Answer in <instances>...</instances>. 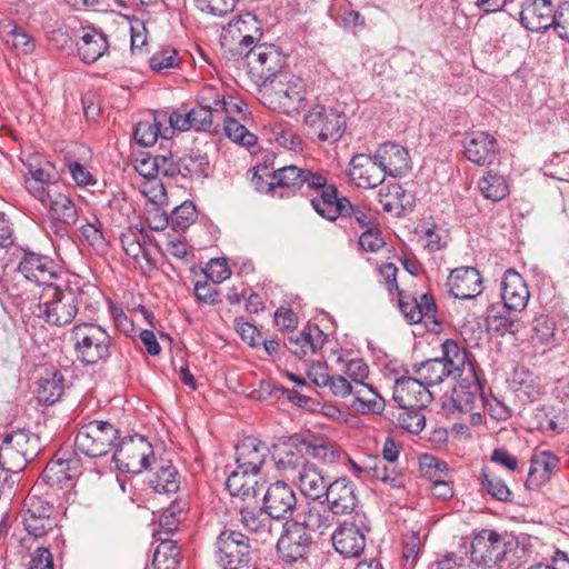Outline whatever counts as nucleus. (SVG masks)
<instances>
[{
	"label": "nucleus",
	"mask_w": 569,
	"mask_h": 569,
	"mask_svg": "<svg viewBox=\"0 0 569 569\" xmlns=\"http://www.w3.org/2000/svg\"><path fill=\"white\" fill-rule=\"evenodd\" d=\"M17 271L27 280L42 286H53L51 280L56 277L53 262L47 256L24 250L18 263Z\"/></svg>",
	"instance_id": "nucleus-20"
},
{
	"label": "nucleus",
	"mask_w": 569,
	"mask_h": 569,
	"mask_svg": "<svg viewBox=\"0 0 569 569\" xmlns=\"http://www.w3.org/2000/svg\"><path fill=\"white\" fill-rule=\"evenodd\" d=\"M39 202L49 210L53 219H58L64 224L72 226L78 221L79 216L76 204L61 189H57Z\"/></svg>",
	"instance_id": "nucleus-35"
},
{
	"label": "nucleus",
	"mask_w": 569,
	"mask_h": 569,
	"mask_svg": "<svg viewBox=\"0 0 569 569\" xmlns=\"http://www.w3.org/2000/svg\"><path fill=\"white\" fill-rule=\"evenodd\" d=\"M182 177L208 176L209 159L200 150H192L189 156L180 158Z\"/></svg>",
	"instance_id": "nucleus-53"
},
{
	"label": "nucleus",
	"mask_w": 569,
	"mask_h": 569,
	"mask_svg": "<svg viewBox=\"0 0 569 569\" xmlns=\"http://www.w3.org/2000/svg\"><path fill=\"white\" fill-rule=\"evenodd\" d=\"M431 398V392L416 375L402 376L395 381L392 399L399 408L426 407Z\"/></svg>",
	"instance_id": "nucleus-19"
},
{
	"label": "nucleus",
	"mask_w": 569,
	"mask_h": 569,
	"mask_svg": "<svg viewBox=\"0 0 569 569\" xmlns=\"http://www.w3.org/2000/svg\"><path fill=\"white\" fill-rule=\"evenodd\" d=\"M412 372L419 378L428 389L441 383L452 372L438 358L428 359L420 363H415Z\"/></svg>",
	"instance_id": "nucleus-43"
},
{
	"label": "nucleus",
	"mask_w": 569,
	"mask_h": 569,
	"mask_svg": "<svg viewBox=\"0 0 569 569\" xmlns=\"http://www.w3.org/2000/svg\"><path fill=\"white\" fill-rule=\"evenodd\" d=\"M448 292L457 299H473L482 291V280L473 267H461L451 271L447 279Z\"/></svg>",
	"instance_id": "nucleus-23"
},
{
	"label": "nucleus",
	"mask_w": 569,
	"mask_h": 569,
	"mask_svg": "<svg viewBox=\"0 0 569 569\" xmlns=\"http://www.w3.org/2000/svg\"><path fill=\"white\" fill-rule=\"evenodd\" d=\"M310 190H315L318 196L313 197L310 202L315 211L322 218L335 221L340 214L346 197L339 198L337 188L327 183V178L322 173L312 176L310 179Z\"/></svg>",
	"instance_id": "nucleus-14"
},
{
	"label": "nucleus",
	"mask_w": 569,
	"mask_h": 569,
	"mask_svg": "<svg viewBox=\"0 0 569 569\" xmlns=\"http://www.w3.org/2000/svg\"><path fill=\"white\" fill-rule=\"evenodd\" d=\"M376 160L382 167L386 176L393 178L407 173L410 169V157L406 148L400 144L387 142L377 149Z\"/></svg>",
	"instance_id": "nucleus-25"
},
{
	"label": "nucleus",
	"mask_w": 569,
	"mask_h": 569,
	"mask_svg": "<svg viewBox=\"0 0 569 569\" xmlns=\"http://www.w3.org/2000/svg\"><path fill=\"white\" fill-rule=\"evenodd\" d=\"M337 365L351 379L353 385L363 382L369 375V367L362 359L346 360L342 357H338Z\"/></svg>",
	"instance_id": "nucleus-57"
},
{
	"label": "nucleus",
	"mask_w": 569,
	"mask_h": 569,
	"mask_svg": "<svg viewBox=\"0 0 569 569\" xmlns=\"http://www.w3.org/2000/svg\"><path fill=\"white\" fill-rule=\"evenodd\" d=\"M253 42L254 38L252 36H243L239 43L241 48L240 53H243L244 49L249 48L244 52L249 72L263 87L283 73L282 69L286 58L274 44L260 43L251 47Z\"/></svg>",
	"instance_id": "nucleus-2"
},
{
	"label": "nucleus",
	"mask_w": 569,
	"mask_h": 569,
	"mask_svg": "<svg viewBox=\"0 0 569 569\" xmlns=\"http://www.w3.org/2000/svg\"><path fill=\"white\" fill-rule=\"evenodd\" d=\"M423 407L399 408L397 416L399 427L410 433H419L426 426V417L422 413Z\"/></svg>",
	"instance_id": "nucleus-52"
},
{
	"label": "nucleus",
	"mask_w": 569,
	"mask_h": 569,
	"mask_svg": "<svg viewBox=\"0 0 569 569\" xmlns=\"http://www.w3.org/2000/svg\"><path fill=\"white\" fill-rule=\"evenodd\" d=\"M365 516L359 517V523L345 521L331 536L336 551L345 558H358L366 547V532L369 527Z\"/></svg>",
	"instance_id": "nucleus-13"
},
{
	"label": "nucleus",
	"mask_w": 569,
	"mask_h": 569,
	"mask_svg": "<svg viewBox=\"0 0 569 569\" xmlns=\"http://www.w3.org/2000/svg\"><path fill=\"white\" fill-rule=\"evenodd\" d=\"M421 550V541L418 533L412 532L406 538L402 548V559L406 569H413Z\"/></svg>",
	"instance_id": "nucleus-63"
},
{
	"label": "nucleus",
	"mask_w": 569,
	"mask_h": 569,
	"mask_svg": "<svg viewBox=\"0 0 569 569\" xmlns=\"http://www.w3.org/2000/svg\"><path fill=\"white\" fill-rule=\"evenodd\" d=\"M293 479H297L301 492L313 500L325 497L329 487L325 477L312 463L305 466Z\"/></svg>",
	"instance_id": "nucleus-37"
},
{
	"label": "nucleus",
	"mask_w": 569,
	"mask_h": 569,
	"mask_svg": "<svg viewBox=\"0 0 569 569\" xmlns=\"http://www.w3.org/2000/svg\"><path fill=\"white\" fill-rule=\"evenodd\" d=\"M356 485L346 477L329 483L326 493L328 507L336 516L351 515L358 507L359 499Z\"/></svg>",
	"instance_id": "nucleus-18"
},
{
	"label": "nucleus",
	"mask_w": 569,
	"mask_h": 569,
	"mask_svg": "<svg viewBox=\"0 0 569 569\" xmlns=\"http://www.w3.org/2000/svg\"><path fill=\"white\" fill-rule=\"evenodd\" d=\"M79 311L76 292L70 288L47 286L42 289L37 316L51 327H66L74 320Z\"/></svg>",
	"instance_id": "nucleus-4"
},
{
	"label": "nucleus",
	"mask_w": 569,
	"mask_h": 569,
	"mask_svg": "<svg viewBox=\"0 0 569 569\" xmlns=\"http://www.w3.org/2000/svg\"><path fill=\"white\" fill-rule=\"evenodd\" d=\"M179 66V56L174 48L164 47L150 58V68L153 71H163Z\"/></svg>",
	"instance_id": "nucleus-60"
},
{
	"label": "nucleus",
	"mask_w": 569,
	"mask_h": 569,
	"mask_svg": "<svg viewBox=\"0 0 569 569\" xmlns=\"http://www.w3.org/2000/svg\"><path fill=\"white\" fill-rule=\"evenodd\" d=\"M305 93L302 79L286 72L263 86L262 99L269 109L291 114L299 111Z\"/></svg>",
	"instance_id": "nucleus-5"
},
{
	"label": "nucleus",
	"mask_w": 569,
	"mask_h": 569,
	"mask_svg": "<svg viewBox=\"0 0 569 569\" xmlns=\"http://www.w3.org/2000/svg\"><path fill=\"white\" fill-rule=\"evenodd\" d=\"M161 122L156 117L150 120L139 121L134 128L133 137L141 147H151L159 137L169 139V129L161 131Z\"/></svg>",
	"instance_id": "nucleus-46"
},
{
	"label": "nucleus",
	"mask_w": 569,
	"mask_h": 569,
	"mask_svg": "<svg viewBox=\"0 0 569 569\" xmlns=\"http://www.w3.org/2000/svg\"><path fill=\"white\" fill-rule=\"evenodd\" d=\"M501 284V297L506 308L513 311L525 309L530 293L522 277L517 271L509 269L505 272Z\"/></svg>",
	"instance_id": "nucleus-29"
},
{
	"label": "nucleus",
	"mask_w": 569,
	"mask_h": 569,
	"mask_svg": "<svg viewBox=\"0 0 569 569\" xmlns=\"http://www.w3.org/2000/svg\"><path fill=\"white\" fill-rule=\"evenodd\" d=\"M109 49L107 36L99 29L87 26L81 27L77 41L78 56L84 63H93Z\"/></svg>",
	"instance_id": "nucleus-27"
},
{
	"label": "nucleus",
	"mask_w": 569,
	"mask_h": 569,
	"mask_svg": "<svg viewBox=\"0 0 569 569\" xmlns=\"http://www.w3.org/2000/svg\"><path fill=\"white\" fill-rule=\"evenodd\" d=\"M366 473L369 475L371 479L380 481L393 489H399L405 486L402 471L392 466V463L388 465L385 461H375L373 465H368Z\"/></svg>",
	"instance_id": "nucleus-45"
},
{
	"label": "nucleus",
	"mask_w": 569,
	"mask_h": 569,
	"mask_svg": "<svg viewBox=\"0 0 569 569\" xmlns=\"http://www.w3.org/2000/svg\"><path fill=\"white\" fill-rule=\"evenodd\" d=\"M311 542V536L299 521L286 522L277 541V551L283 561L296 562L307 555Z\"/></svg>",
	"instance_id": "nucleus-12"
},
{
	"label": "nucleus",
	"mask_w": 569,
	"mask_h": 569,
	"mask_svg": "<svg viewBox=\"0 0 569 569\" xmlns=\"http://www.w3.org/2000/svg\"><path fill=\"white\" fill-rule=\"evenodd\" d=\"M118 439L119 431L113 425L93 420L78 430L74 447L87 457L98 458L114 451Z\"/></svg>",
	"instance_id": "nucleus-7"
},
{
	"label": "nucleus",
	"mask_w": 569,
	"mask_h": 569,
	"mask_svg": "<svg viewBox=\"0 0 569 569\" xmlns=\"http://www.w3.org/2000/svg\"><path fill=\"white\" fill-rule=\"evenodd\" d=\"M441 357H437L446 367L453 373L459 371L465 366L466 352L460 350L458 343L455 340L447 339L441 345Z\"/></svg>",
	"instance_id": "nucleus-54"
},
{
	"label": "nucleus",
	"mask_w": 569,
	"mask_h": 569,
	"mask_svg": "<svg viewBox=\"0 0 569 569\" xmlns=\"http://www.w3.org/2000/svg\"><path fill=\"white\" fill-rule=\"evenodd\" d=\"M41 489L40 483L32 487L20 513L24 529L34 538L44 536L57 526L56 508Z\"/></svg>",
	"instance_id": "nucleus-6"
},
{
	"label": "nucleus",
	"mask_w": 569,
	"mask_h": 569,
	"mask_svg": "<svg viewBox=\"0 0 569 569\" xmlns=\"http://www.w3.org/2000/svg\"><path fill=\"white\" fill-rule=\"evenodd\" d=\"M512 386L521 401H535L540 395V379L526 368H518L512 376Z\"/></svg>",
	"instance_id": "nucleus-42"
},
{
	"label": "nucleus",
	"mask_w": 569,
	"mask_h": 569,
	"mask_svg": "<svg viewBox=\"0 0 569 569\" xmlns=\"http://www.w3.org/2000/svg\"><path fill=\"white\" fill-rule=\"evenodd\" d=\"M471 562L482 569H500V563L518 548L517 539L509 533L482 529L471 540Z\"/></svg>",
	"instance_id": "nucleus-3"
},
{
	"label": "nucleus",
	"mask_w": 569,
	"mask_h": 569,
	"mask_svg": "<svg viewBox=\"0 0 569 569\" xmlns=\"http://www.w3.org/2000/svg\"><path fill=\"white\" fill-rule=\"evenodd\" d=\"M269 449L256 438H246L236 446V463L239 469L259 473Z\"/></svg>",
	"instance_id": "nucleus-28"
},
{
	"label": "nucleus",
	"mask_w": 569,
	"mask_h": 569,
	"mask_svg": "<svg viewBox=\"0 0 569 569\" xmlns=\"http://www.w3.org/2000/svg\"><path fill=\"white\" fill-rule=\"evenodd\" d=\"M272 458L277 469L292 478L309 463L306 461L302 451L292 443L274 446Z\"/></svg>",
	"instance_id": "nucleus-34"
},
{
	"label": "nucleus",
	"mask_w": 569,
	"mask_h": 569,
	"mask_svg": "<svg viewBox=\"0 0 569 569\" xmlns=\"http://www.w3.org/2000/svg\"><path fill=\"white\" fill-rule=\"evenodd\" d=\"M223 129L226 136L234 142H239L248 147L256 143V137L250 133L243 124L232 118L223 119Z\"/></svg>",
	"instance_id": "nucleus-59"
},
{
	"label": "nucleus",
	"mask_w": 569,
	"mask_h": 569,
	"mask_svg": "<svg viewBox=\"0 0 569 569\" xmlns=\"http://www.w3.org/2000/svg\"><path fill=\"white\" fill-rule=\"evenodd\" d=\"M60 455L61 451L54 456L41 473V480L51 487L66 486L73 479V473L68 472V467L64 466Z\"/></svg>",
	"instance_id": "nucleus-49"
},
{
	"label": "nucleus",
	"mask_w": 569,
	"mask_h": 569,
	"mask_svg": "<svg viewBox=\"0 0 569 569\" xmlns=\"http://www.w3.org/2000/svg\"><path fill=\"white\" fill-rule=\"evenodd\" d=\"M241 523L249 531L258 535L263 542L273 537V517L256 506L249 505L240 507Z\"/></svg>",
	"instance_id": "nucleus-33"
},
{
	"label": "nucleus",
	"mask_w": 569,
	"mask_h": 569,
	"mask_svg": "<svg viewBox=\"0 0 569 569\" xmlns=\"http://www.w3.org/2000/svg\"><path fill=\"white\" fill-rule=\"evenodd\" d=\"M358 243L360 249L366 252H378L386 244L378 224L365 229V231L359 237Z\"/></svg>",
	"instance_id": "nucleus-61"
},
{
	"label": "nucleus",
	"mask_w": 569,
	"mask_h": 569,
	"mask_svg": "<svg viewBox=\"0 0 569 569\" xmlns=\"http://www.w3.org/2000/svg\"><path fill=\"white\" fill-rule=\"evenodd\" d=\"M479 385L466 386L463 383L457 385L452 389L450 398L443 401V409L448 412H471L476 402L478 401Z\"/></svg>",
	"instance_id": "nucleus-40"
},
{
	"label": "nucleus",
	"mask_w": 569,
	"mask_h": 569,
	"mask_svg": "<svg viewBox=\"0 0 569 569\" xmlns=\"http://www.w3.org/2000/svg\"><path fill=\"white\" fill-rule=\"evenodd\" d=\"M317 172L301 169L297 166H286L273 171L268 189H287L289 192L295 193L297 190L310 186V179Z\"/></svg>",
	"instance_id": "nucleus-31"
},
{
	"label": "nucleus",
	"mask_w": 569,
	"mask_h": 569,
	"mask_svg": "<svg viewBox=\"0 0 569 569\" xmlns=\"http://www.w3.org/2000/svg\"><path fill=\"white\" fill-rule=\"evenodd\" d=\"M477 184L481 194L493 202L501 201L510 192L506 178L492 170L487 171Z\"/></svg>",
	"instance_id": "nucleus-44"
},
{
	"label": "nucleus",
	"mask_w": 569,
	"mask_h": 569,
	"mask_svg": "<svg viewBox=\"0 0 569 569\" xmlns=\"http://www.w3.org/2000/svg\"><path fill=\"white\" fill-rule=\"evenodd\" d=\"M398 298L399 309L410 323H419L426 320V322H432L440 327V323L436 321L437 306L431 295L422 293L417 298L399 292Z\"/></svg>",
	"instance_id": "nucleus-22"
},
{
	"label": "nucleus",
	"mask_w": 569,
	"mask_h": 569,
	"mask_svg": "<svg viewBox=\"0 0 569 569\" xmlns=\"http://www.w3.org/2000/svg\"><path fill=\"white\" fill-rule=\"evenodd\" d=\"M306 451L309 456L332 463L340 458V450L332 443L323 440L303 441Z\"/></svg>",
	"instance_id": "nucleus-55"
},
{
	"label": "nucleus",
	"mask_w": 569,
	"mask_h": 569,
	"mask_svg": "<svg viewBox=\"0 0 569 569\" xmlns=\"http://www.w3.org/2000/svg\"><path fill=\"white\" fill-rule=\"evenodd\" d=\"M197 219L196 206L191 201H184L176 207L170 216V224L174 231H184Z\"/></svg>",
	"instance_id": "nucleus-56"
},
{
	"label": "nucleus",
	"mask_w": 569,
	"mask_h": 569,
	"mask_svg": "<svg viewBox=\"0 0 569 569\" xmlns=\"http://www.w3.org/2000/svg\"><path fill=\"white\" fill-rule=\"evenodd\" d=\"M161 541L154 550L152 566L154 569H176L179 565L180 551L170 539L159 538Z\"/></svg>",
	"instance_id": "nucleus-47"
},
{
	"label": "nucleus",
	"mask_w": 569,
	"mask_h": 569,
	"mask_svg": "<svg viewBox=\"0 0 569 569\" xmlns=\"http://www.w3.org/2000/svg\"><path fill=\"white\" fill-rule=\"evenodd\" d=\"M305 123L318 130V139L325 141H338L346 129L345 117L333 108L315 104L305 114Z\"/></svg>",
	"instance_id": "nucleus-11"
},
{
	"label": "nucleus",
	"mask_w": 569,
	"mask_h": 569,
	"mask_svg": "<svg viewBox=\"0 0 569 569\" xmlns=\"http://www.w3.org/2000/svg\"><path fill=\"white\" fill-rule=\"evenodd\" d=\"M552 27L561 39L569 41V2L559 4Z\"/></svg>",
	"instance_id": "nucleus-64"
},
{
	"label": "nucleus",
	"mask_w": 569,
	"mask_h": 569,
	"mask_svg": "<svg viewBox=\"0 0 569 569\" xmlns=\"http://www.w3.org/2000/svg\"><path fill=\"white\" fill-rule=\"evenodd\" d=\"M529 338L533 346L555 345L558 340L555 319L545 313L537 315L531 320Z\"/></svg>",
	"instance_id": "nucleus-41"
},
{
	"label": "nucleus",
	"mask_w": 569,
	"mask_h": 569,
	"mask_svg": "<svg viewBox=\"0 0 569 569\" xmlns=\"http://www.w3.org/2000/svg\"><path fill=\"white\" fill-rule=\"evenodd\" d=\"M481 486L486 489L488 495L499 501H510L512 492L502 479L492 475L487 468H482L480 473Z\"/></svg>",
	"instance_id": "nucleus-51"
},
{
	"label": "nucleus",
	"mask_w": 569,
	"mask_h": 569,
	"mask_svg": "<svg viewBox=\"0 0 569 569\" xmlns=\"http://www.w3.org/2000/svg\"><path fill=\"white\" fill-rule=\"evenodd\" d=\"M348 174L358 188L363 189H373L386 179L382 167L376 160V153L355 154L349 162Z\"/></svg>",
	"instance_id": "nucleus-15"
},
{
	"label": "nucleus",
	"mask_w": 569,
	"mask_h": 569,
	"mask_svg": "<svg viewBox=\"0 0 569 569\" xmlns=\"http://www.w3.org/2000/svg\"><path fill=\"white\" fill-rule=\"evenodd\" d=\"M258 475L251 470H242L237 467L227 478L226 487L233 497L242 499L253 498L258 491Z\"/></svg>",
	"instance_id": "nucleus-38"
},
{
	"label": "nucleus",
	"mask_w": 569,
	"mask_h": 569,
	"mask_svg": "<svg viewBox=\"0 0 569 569\" xmlns=\"http://www.w3.org/2000/svg\"><path fill=\"white\" fill-rule=\"evenodd\" d=\"M63 382L64 378L59 371H53L48 377L41 378L38 389L39 400L48 405L54 403L63 393Z\"/></svg>",
	"instance_id": "nucleus-48"
},
{
	"label": "nucleus",
	"mask_w": 569,
	"mask_h": 569,
	"mask_svg": "<svg viewBox=\"0 0 569 569\" xmlns=\"http://www.w3.org/2000/svg\"><path fill=\"white\" fill-rule=\"evenodd\" d=\"M335 522L336 515L323 502H318L307 506L300 525L306 527V531L311 530L323 535L333 527Z\"/></svg>",
	"instance_id": "nucleus-36"
},
{
	"label": "nucleus",
	"mask_w": 569,
	"mask_h": 569,
	"mask_svg": "<svg viewBox=\"0 0 569 569\" xmlns=\"http://www.w3.org/2000/svg\"><path fill=\"white\" fill-rule=\"evenodd\" d=\"M76 358L86 366L104 363L112 355L113 339L94 322H80L70 331Z\"/></svg>",
	"instance_id": "nucleus-1"
},
{
	"label": "nucleus",
	"mask_w": 569,
	"mask_h": 569,
	"mask_svg": "<svg viewBox=\"0 0 569 569\" xmlns=\"http://www.w3.org/2000/svg\"><path fill=\"white\" fill-rule=\"evenodd\" d=\"M150 459L154 460L150 443L143 438L134 441L133 439L118 442L113 453L112 461L118 470L123 472L139 473L148 470L151 466Z\"/></svg>",
	"instance_id": "nucleus-10"
},
{
	"label": "nucleus",
	"mask_w": 569,
	"mask_h": 569,
	"mask_svg": "<svg viewBox=\"0 0 569 569\" xmlns=\"http://www.w3.org/2000/svg\"><path fill=\"white\" fill-rule=\"evenodd\" d=\"M217 558L222 569H249L251 546L240 531L224 530L217 538Z\"/></svg>",
	"instance_id": "nucleus-9"
},
{
	"label": "nucleus",
	"mask_w": 569,
	"mask_h": 569,
	"mask_svg": "<svg viewBox=\"0 0 569 569\" xmlns=\"http://www.w3.org/2000/svg\"><path fill=\"white\" fill-rule=\"evenodd\" d=\"M150 466L147 482L154 492L173 493L180 486V475L170 461H156Z\"/></svg>",
	"instance_id": "nucleus-30"
},
{
	"label": "nucleus",
	"mask_w": 569,
	"mask_h": 569,
	"mask_svg": "<svg viewBox=\"0 0 569 569\" xmlns=\"http://www.w3.org/2000/svg\"><path fill=\"white\" fill-rule=\"evenodd\" d=\"M560 469V459L553 452L542 450L536 452L530 460L526 486L537 489L548 483Z\"/></svg>",
	"instance_id": "nucleus-24"
},
{
	"label": "nucleus",
	"mask_w": 569,
	"mask_h": 569,
	"mask_svg": "<svg viewBox=\"0 0 569 569\" xmlns=\"http://www.w3.org/2000/svg\"><path fill=\"white\" fill-rule=\"evenodd\" d=\"M555 13L551 0H526L521 6L520 23L527 30L541 32L552 27Z\"/></svg>",
	"instance_id": "nucleus-21"
},
{
	"label": "nucleus",
	"mask_w": 569,
	"mask_h": 569,
	"mask_svg": "<svg viewBox=\"0 0 569 569\" xmlns=\"http://www.w3.org/2000/svg\"><path fill=\"white\" fill-rule=\"evenodd\" d=\"M24 166L27 168L24 187L36 200H43L57 189H61L59 177L51 162L38 154H31L24 161Z\"/></svg>",
	"instance_id": "nucleus-8"
},
{
	"label": "nucleus",
	"mask_w": 569,
	"mask_h": 569,
	"mask_svg": "<svg viewBox=\"0 0 569 569\" xmlns=\"http://www.w3.org/2000/svg\"><path fill=\"white\" fill-rule=\"evenodd\" d=\"M0 39L3 44L18 53L31 54L36 50L34 39L13 20H0Z\"/></svg>",
	"instance_id": "nucleus-32"
},
{
	"label": "nucleus",
	"mask_w": 569,
	"mask_h": 569,
	"mask_svg": "<svg viewBox=\"0 0 569 569\" xmlns=\"http://www.w3.org/2000/svg\"><path fill=\"white\" fill-rule=\"evenodd\" d=\"M510 311L511 310L488 316L487 323L489 329L499 335H516L519 331V323L512 318Z\"/></svg>",
	"instance_id": "nucleus-58"
},
{
	"label": "nucleus",
	"mask_w": 569,
	"mask_h": 569,
	"mask_svg": "<svg viewBox=\"0 0 569 569\" xmlns=\"http://www.w3.org/2000/svg\"><path fill=\"white\" fill-rule=\"evenodd\" d=\"M339 217L352 219L360 228L367 229L377 224L376 212L366 204H352L349 199L345 200Z\"/></svg>",
	"instance_id": "nucleus-50"
},
{
	"label": "nucleus",
	"mask_w": 569,
	"mask_h": 569,
	"mask_svg": "<svg viewBox=\"0 0 569 569\" xmlns=\"http://www.w3.org/2000/svg\"><path fill=\"white\" fill-rule=\"evenodd\" d=\"M327 340V336L317 325H308L302 331L288 337L286 347L300 359L315 355Z\"/></svg>",
	"instance_id": "nucleus-26"
},
{
	"label": "nucleus",
	"mask_w": 569,
	"mask_h": 569,
	"mask_svg": "<svg viewBox=\"0 0 569 569\" xmlns=\"http://www.w3.org/2000/svg\"><path fill=\"white\" fill-rule=\"evenodd\" d=\"M351 396H353L351 407L362 413H380L385 408L382 397L365 381L353 386Z\"/></svg>",
	"instance_id": "nucleus-39"
},
{
	"label": "nucleus",
	"mask_w": 569,
	"mask_h": 569,
	"mask_svg": "<svg viewBox=\"0 0 569 569\" xmlns=\"http://www.w3.org/2000/svg\"><path fill=\"white\" fill-rule=\"evenodd\" d=\"M297 506V496L284 481L271 483L263 497V509L274 519L291 517Z\"/></svg>",
	"instance_id": "nucleus-17"
},
{
	"label": "nucleus",
	"mask_w": 569,
	"mask_h": 569,
	"mask_svg": "<svg viewBox=\"0 0 569 569\" xmlns=\"http://www.w3.org/2000/svg\"><path fill=\"white\" fill-rule=\"evenodd\" d=\"M463 154L477 166H490L498 153L496 138L486 131H471L463 139Z\"/></svg>",
	"instance_id": "nucleus-16"
},
{
	"label": "nucleus",
	"mask_w": 569,
	"mask_h": 569,
	"mask_svg": "<svg viewBox=\"0 0 569 569\" xmlns=\"http://www.w3.org/2000/svg\"><path fill=\"white\" fill-rule=\"evenodd\" d=\"M202 12L222 17L234 10L237 0H194Z\"/></svg>",
	"instance_id": "nucleus-62"
}]
</instances>
